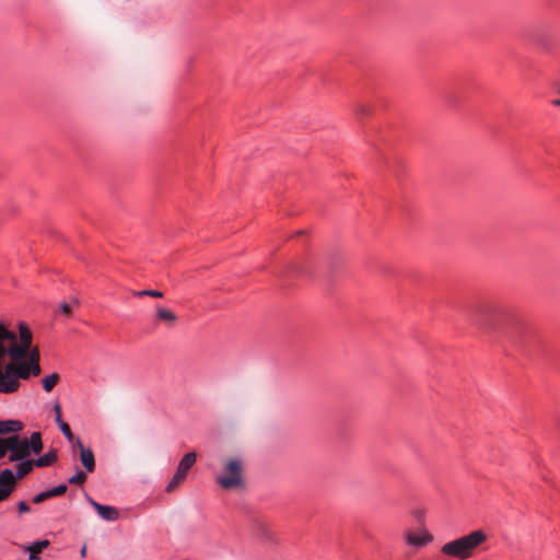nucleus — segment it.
Here are the masks:
<instances>
[{
    "label": "nucleus",
    "mask_w": 560,
    "mask_h": 560,
    "mask_svg": "<svg viewBox=\"0 0 560 560\" xmlns=\"http://www.w3.org/2000/svg\"><path fill=\"white\" fill-rule=\"evenodd\" d=\"M467 322L478 329L490 332L504 329L511 345L524 354L541 350L542 338L538 329L515 312L491 301H478L465 310Z\"/></svg>",
    "instance_id": "1"
},
{
    "label": "nucleus",
    "mask_w": 560,
    "mask_h": 560,
    "mask_svg": "<svg viewBox=\"0 0 560 560\" xmlns=\"http://www.w3.org/2000/svg\"><path fill=\"white\" fill-rule=\"evenodd\" d=\"M32 342L33 334L26 323L20 322L18 324L16 334L0 320V345L3 348V353L7 354L11 361L25 359L28 351L33 348Z\"/></svg>",
    "instance_id": "2"
},
{
    "label": "nucleus",
    "mask_w": 560,
    "mask_h": 560,
    "mask_svg": "<svg viewBox=\"0 0 560 560\" xmlns=\"http://www.w3.org/2000/svg\"><path fill=\"white\" fill-rule=\"evenodd\" d=\"M486 539L487 536L481 529L474 530L468 535L444 544L441 552L452 558L466 560L472 556L474 550Z\"/></svg>",
    "instance_id": "3"
},
{
    "label": "nucleus",
    "mask_w": 560,
    "mask_h": 560,
    "mask_svg": "<svg viewBox=\"0 0 560 560\" xmlns=\"http://www.w3.org/2000/svg\"><path fill=\"white\" fill-rule=\"evenodd\" d=\"M43 450L40 432H33L30 439H23L20 444L9 454L10 462L28 459L32 453L39 454Z\"/></svg>",
    "instance_id": "4"
},
{
    "label": "nucleus",
    "mask_w": 560,
    "mask_h": 560,
    "mask_svg": "<svg viewBox=\"0 0 560 560\" xmlns=\"http://www.w3.org/2000/svg\"><path fill=\"white\" fill-rule=\"evenodd\" d=\"M217 482L228 490L243 487L241 460L237 458L229 460L224 467V474L217 478Z\"/></svg>",
    "instance_id": "5"
},
{
    "label": "nucleus",
    "mask_w": 560,
    "mask_h": 560,
    "mask_svg": "<svg viewBox=\"0 0 560 560\" xmlns=\"http://www.w3.org/2000/svg\"><path fill=\"white\" fill-rule=\"evenodd\" d=\"M5 357L0 345V394H13L20 389L21 383L16 380L12 363L2 365V360Z\"/></svg>",
    "instance_id": "6"
},
{
    "label": "nucleus",
    "mask_w": 560,
    "mask_h": 560,
    "mask_svg": "<svg viewBox=\"0 0 560 560\" xmlns=\"http://www.w3.org/2000/svg\"><path fill=\"white\" fill-rule=\"evenodd\" d=\"M197 455L195 452H189L184 455V457L180 459L177 466L175 475L166 486L167 492H172L178 487V485L186 478L189 469L195 465Z\"/></svg>",
    "instance_id": "7"
},
{
    "label": "nucleus",
    "mask_w": 560,
    "mask_h": 560,
    "mask_svg": "<svg viewBox=\"0 0 560 560\" xmlns=\"http://www.w3.org/2000/svg\"><path fill=\"white\" fill-rule=\"evenodd\" d=\"M15 489L14 472L10 468L0 471V502L4 501Z\"/></svg>",
    "instance_id": "8"
},
{
    "label": "nucleus",
    "mask_w": 560,
    "mask_h": 560,
    "mask_svg": "<svg viewBox=\"0 0 560 560\" xmlns=\"http://www.w3.org/2000/svg\"><path fill=\"white\" fill-rule=\"evenodd\" d=\"M86 500L103 520L107 522H115L118 520L119 512L116 508L110 505H103L93 500L89 494H86Z\"/></svg>",
    "instance_id": "9"
},
{
    "label": "nucleus",
    "mask_w": 560,
    "mask_h": 560,
    "mask_svg": "<svg viewBox=\"0 0 560 560\" xmlns=\"http://www.w3.org/2000/svg\"><path fill=\"white\" fill-rule=\"evenodd\" d=\"M75 445L80 451L81 464L88 472H93L95 470V458L93 451L90 447H85L80 438L75 439Z\"/></svg>",
    "instance_id": "10"
},
{
    "label": "nucleus",
    "mask_w": 560,
    "mask_h": 560,
    "mask_svg": "<svg viewBox=\"0 0 560 560\" xmlns=\"http://www.w3.org/2000/svg\"><path fill=\"white\" fill-rule=\"evenodd\" d=\"M68 489L67 483H60L51 489L42 491L32 498V502L35 504L42 503L52 497L62 495Z\"/></svg>",
    "instance_id": "11"
},
{
    "label": "nucleus",
    "mask_w": 560,
    "mask_h": 560,
    "mask_svg": "<svg viewBox=\"0 0 560 560\" xmlns=\"http://www.w3.org/2000/svg\"><path fill=\"white\" fill-rule=\"evenodd\" d=\"M26 358L28 359L25 361V363L30 366L31 372L33 373V376H38L42 372L39 360H40V353L39 349L37 347H33Z\"/></svg>",
    "instance_id": "12"
},
{
    "label": "nucleus",
    "mask_w": 560,
    "mask_h": 560,
    "mask_svg": "<svg viewBox=\"0 0 560 560\" xmlns=\"http://www.w3.org/2000/svg\"><path fill=\"white\" fill-rule=\"evenodd\" d=\"M405 539L409 546L421 548L432 541V536L428 533L418 535L409 532L405 534Z\"/></svg>",
    "instance_id": "13"
},
{
    "label": "nucleus",
    "mask_w": 560,
    "mask_h": 560,
    "mask_svg": "<svg viewBox=\"0 0 560 560\" xmlns=\"http://www.w3.org/2000/svg\"><path fill=\"white\" fill-rule=\"evenodd\" d=\"M13 372L16 376V380L20 382L21 380H28L31 376H33V373L30 370V366L25 363V360L20 361H11Z\"/></svg>",
    "instance_id": "14"
},
{
    "label": "nucleus",
    "mask_w": 560,
    "mask_h": 560,
    "mask_svg": "<svg viewBox=\"0 0 560 560\" xmlns=\"http://www.w3.org/2000/svg\"><path fill=\"white\" fill-rule=\"evenodd\" d=\"M23 429V422L20 420H0V434L16 433Z\"/></svg>",
    "instance_id": "15"
},
{
    "label": "nucleus",
    "mask_w": 560,
    "mask_h": 560,
    "mask_svg": "<svg viewBox=\"0 0 560 560\" xmlns=\"http://www.w3.org/2000/svg\"><path fill=\"white\" fill-rule=\"evenodd\" d=\"M58 459L57 451L51 448L44 455L39 456L37 459L34 460V464L36 467H47L56 463Z\"/></svg>",
    "instance_id": "16"
},
{
    "label": "nucleus",
    "mask_w": 560,
    "mask_h": 560,
    "mask_svg": "<svg viewBox=\"0 0 560 560\" xmlns=\"http://www.w3.org/2000/svg\"><path fill=\"white\" fill-rule=\"evenodd\" d=\"M36 467L35 464H34V460L33 459H24V460H21L18 465H16V474H14V477H15V481L18 479H22L24 476H26L27 474H30L33 468Z\"/></svg>",
    "instance_id": "17"
},
{
    "label": "nucleus",
    "mask_w": 560,
    "mask_h": 560,
    "mask_svg": "<svg viewBox=\"0 0 560 560\" xmlns=\"http://www.w3.org/2000/svg\"><path fill=\"white\" fill-rule=\"evenodd\" d=\"M49 545V541L44 539V540H37L33 544H31L27 549H28V558L30 560H36L39 558V553L45 549L47 548Z\"/></svg>",
    "instance_id": "18"
},
{
    "label": "nucleus",
    "mask_w": 560,
    "mask_h": 560,
    "mask_svg": "<svg viewBox=\"0 0 560 560\" xmlns=\"http://www.w3.org/2000/svg\"><path fill=\"white\" fill-rule=\"evenodd\" d=\"M156 317H158V319L166 322L171 325L174 324L177 319V316L173 311L164 308V307H158Z\"/></svg>",
    "instance_id": "19"
},
{
    "label": "nucleus",
    "mask_w": 560,
    "mask_h": 560,
    "mask_svg": "<svg viewBox=\"0 0 560 560\" xmlns=\"http://www.w3.org/2000/svg\"><path fill=\"white\" fill-rule=\"evenodd\" d=\"M59 378H60V376L58 373H51V374L45 376L42 380L44 390L47 393H50L54 389V387L57 385V383L59 382Z\"/></svg>",
    "instance_id": "20"
},
{
    "label": "nucleus",
    "mask_w": 560,
    "mask_h": 560,
    "mask_svg": "<svg viewBox=\"0 0 560 560\" xmlns=\"http://www.w3.org/2000/svg\"><path fill=\"white\" fill-rule=\"evenodd\" d=\"M289 273H293L301 277H308L311 276V271L308 267L300 264H294L290 267Z\"/></svg>",
    "instance_id": "21"
},
{
    "label": "nucleus",
    "mask_w": 560,
    "mask_h": 560,
    "mask_svg": "<svg viewBox=\"0 0 560 560\" xmlns=\"http://www.w3.org/2000/svg\"><path fill=\"white\" fill-rule=\"evenodd\" d=\"M86 480V474L82 470H77L75 474L69 478L68 482L70 485H82Z\"/></svg>",
    "instance_id": "22"
},
{
    "label": "nucleus",
    "mask_w": 560,
    "mask_h": 560,
    "mask_svg": "<svg viewBox=\"0 0 560 560\" xmlns=\"http://www.w3.org/2000/svg\"><path fill=\"white\" fill-rule=\"evenodd\" d=\"M3 441H5V444L9 448V454H10L12 452V450H14L20 444V442L22 440L20 439L19 435L13 434V435L3 438Z\"/></svg>",
    "instance_id": "23"
},
{
    "label": "nucleus",
    "mask_w": 560,
    "mask_h": 560,
    "mask_svg": "<svg viewBox=\"0 0 560 560\" xmlns=\"http://www.w3.org/2000/svg\"><path fill=\"white\" fill-rule=\"evenodd\" d=\"M137 296H152V298H162L163 292L158 290H142L135 292Z\"/></svg>",
    "instance_id": "24"
},
{
    "label": "nucleus",
    "mask_w": 560,
    "mask_h": 560,
    "mask_svg": "<svg viewBox=\"0 0 560 560\" xmlns=\"http://www.w3.org/2000/svg\"><path fill=\"white\" fill-rule=\"evenodd\" d=\"M60 431L61 433L63 434V436L70 442V443H73L74 441V435L70 429V427L67 424V423H62L61 428H60Z\"/></svg>",
    "instance_id": "25"
},
{
    "label": "nucleus",
    "mask_w": 560,
    "mask_h": 560,
    "mask_svg": "<svg viewBox=\"0 0 560 560\" xmlns=\"http://www.w3.org/2000/svg\"><path fill=\"white\" fill-rule=\"evenodd\" d=\"M369 112H370V108L364 104H357L354 107V113L359 117H363V116L368 115Z\"/></svg>",
    "instance_id": "26"
},
{
    "label": "nucleus",
    "mask_w": 560,
    "mask_h": 560,
    "mask_svg": "<svg viewBox=\"0 0 560 560\" xmlns=\"http://www.w3.org/2000/svg\"><path fill=\"white\" fill-rule=\"evenodd\" d=\"M72 311V307L71 305L68 303V302H61L59 305H58V312L63 314V315H69Z\"/></svg>",
    "instance_id": "27"
},
{
    "label": "nucleus",
    "mask_w": 560,
    "mask_h": 560,
    "mask_svg": "<svg viewBox=\"0 0 560 560\" xmlns=\"http://www.w3.org/2000/svg\"><path fill=\"white\" fill-rule=\"evenodd\" d=\"M18 511L21 514L28 513L31 511V508H30V505L25 501H20L18 503Z\"/></svg>",
    "instance_id": "28"
},
{
    "label": "nucleus",
    "mask_w": 560,
    "mask_h": 560,
    "mask_svg": "<svg viewBox=\"0 0 560 560\" xmlns=\"http://www.w3.org/2000/svg\"><path fill=\"white\" fill-rule=\"evenodd\" d=\"M8 452L9 448L5 444V441H3V438H0V459L3 458Z\"/></svg>",
    "instance_id": "29"
},
{
    "label": "nucleus",
    "mask_w": 560,
    "mask_h": 560,
    "mask_svg": "<svg viewBox=\"0 0 560 560\" xmlns=\"http://www.w3.org/2000/svg\"><path fill=\"white\" fill-rule=\"evenodd\" d=\"M55 421L56 423L58 424L59 429L61 428L62 423H66L62 419H61V415H57L56 418H55Z\"/></svg>",
    "instance_id": "30"
},
{
    "label": "nucleus",
    "mask_w": 560,
    "mask_h": 560,
    "mask_svg": "<svg viewBox=\"0 0 560 560\" xmlns=\"http://www.w3.org/2000/svg\"><path fill=\"white\" fill-rule=\"evenodd\" d=\"M54 410H55V412H56V416H57V415H61V407H60V404H59V402H56V404L54 405Z\"/></svg>",
    "instance_id": "31"
},
{
    "label": "nucleus",
    "mask_w": 560,
    "mask_h": 560,
    "mask_svg": "<svg viewBox=\"0 0 560 560\" xmlns=\"http://www.w3.org/2000/svg\"><path fill=\"white\" fill-rule=\"evenodd\" d=\"M415 515H416V517H417V520H418V521H420V520H421V517H422V513H421L420 511H416V512H415Z\"/></svg>",
    "instance_id": "32"
},
{
    "label": "nucleus",
    "mask_w": 560,
    "mask_h": 560,
    "mask_svg": "<svg viewBox=\"0 0 560 560\" xmlns=\"http://www.w3.org/2000/svg\"><path fill=\"white\" fill-rule=\"evenodd\" d=\"M80 555H81V557H85V555H86V547L85 546L82 547V549L80 551Z\"/></svg>",
    "instance_id": "33"
},
{
    "label": "nucleus",
    "mask_w": 560,
    "mask_h": 560,
    "mask_svg": "<svg viewBox=\"0 0 560 560\" xmlns=\"http://www.w3.org/2000/svg\"><path fill=\"white\" fill-rule=\"evenodd\" d=\"M555 104L560 106V100L555 101Z\"/></svg>",
    "instance_id": "34"
},
{
    "label": "nucleus",
    "mask_w": 560,
    "mask_h": 560,
    "mask_svg": "<svg viewBox=\"0 0 560 560\" xmlns=\"http://www.w3.org/2000/svg\"><path fill=\"white\" fill-rule=\"evenodd\" d=\"M73 303H74L75 305H78V304H79V301L74 299V300H73Z\"/></svg>",
    "instance_id": "35"
}]
</instances>
